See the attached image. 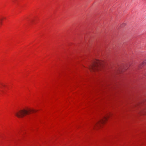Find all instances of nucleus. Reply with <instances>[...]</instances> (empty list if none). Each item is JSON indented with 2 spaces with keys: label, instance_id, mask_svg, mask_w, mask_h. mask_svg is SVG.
I'll return each instance as SVG.
<instances>
[{
  "label": "nucleus",
  "instance_id": "39448f33",
  "mask_svg": "<svg viewBox=\"0 0 146 146\" xmlns=\"http://www.w3.org/2000/svg\"><path fill=\"white\" fill-rule=\"evenodd\" d=\"M146 64V59L143 61L142 63V65H144Z\"/></svg>",
  "mask_w": 146,
  "mask_h": 146
},
{
  "label": "nucleus",
  "instance_id": "423d86ee",
  "mask_svg": "<svg viewBox=\"0 0 146 146\" xmlns=\"http://www.w3.org/2000/svg\"><path fill=\"white\" fill-rule=\"evenodd\" d=\"M25 133L24 132H22L21 134L22 135H23Z\"/></svg>",
  "mask_w": 146,
  "mask_h": 146
},
{
  "label": "nucleus",
  "instance_id": "f257e3e1",
  "mask_svg": "<svg viewBox=\"0 0 146 146\" xmlns=\"http://www.w3.org/2000/svg\"><path fill=\"white\" fill-rule=\"evenodd\" d=\"M105 63L104 61L95 59L89 66V68L91 71H99L104 67Z\"/></svg>",
  "mask_w": 146,
  "mask_h": 146
},
{
  "label": "nucleus",
  "instance_id": "20e7f679",
  "mask_svg": "<svg viewBox=\"0 0 146 146\" xmlns=\"http://www.w3.org/2000/svg\"><path fill=\"white\" fill-rule=\"evenodd\" d=\"M5 86L4 84L0 85V96H3L6 93V91L5 90Z\"/></svg>",
  "mask_w": 146,
  "mask_h": 146
},
{
  "label": "nucleus",
  "instance_id": "f03ea898",
  "mask_svg": "<svg viewBox=\"0 0 146 146\" xmlns=\"http://www.w3.org/2000/svg\"><path fill=\"white\" fill-rule=\"evenodd\" d=\"M36 111V110L33 109L26 108L15 111L14 114L18 118H22L27 115L35 112Z\"/></svg>",
  "mask_w": 146,
  "mask_h": 146
},
{
  "label": "nucleus",
  "instance_id": "7ed1b4c3",
  "mask_svg": "<svg viewBox=\"0 0 146 146\" xmlns=\"http://www.w3.org/2000/svg\"><path fill=\"white\" fill-rule=\"evenodd\" d=\"M111 114H108L104 116L103 117L94 125V127H100L104 125L107 121Z\"/></svg>",
  "mask_w": 146,
  "mask_h": 146
}]
</instances>
